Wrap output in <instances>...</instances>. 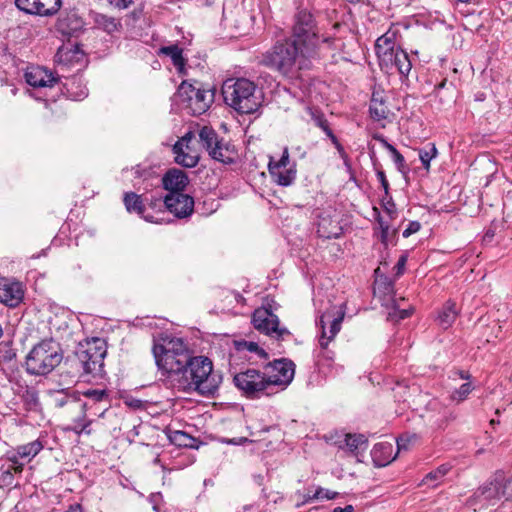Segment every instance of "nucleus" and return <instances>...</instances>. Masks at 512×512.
Returning a JSON list of instances; mask_svg holds the SVG:
<instances>
[{"label":"nucleus","mask_w":512,"mask_h":512,"mask_svg":"<svg viewBox=\"0 0 512 512\" xmlns=\"http://www.w3.org/2000/svg\"><path fill=\"white\" fill-rule=\"evenodd\" d=\"M159 53L169 56L173 65L179 72L184 70L185 59L183 57V51L178 45L163 46L159 49Z\"/></svg>","instance_id":"30"},{"label":"nucleus","mask_w":512,"mask_h":512,"mask_svg":"<svg viewBox=\"0 0 512 512\" xmlns=\"http://www.w3.org/2000/svg\"><path fill=\"white\" fill-rule=\"evenodd\" d=\"M23 298L20 285L7 278H0V303L9 307H16Z\"/></svg>","instance_id":"20"},{"label":"nucleus","mask_w":512,"mask_h":512,"mask_svg":"<svg viewBox=\"0 0 512 512\" xmlns=\"http://www.w3.org/2000/svg\"><path fill=\"white\" fill-rule=\"evenodd\" d=\"M412 311L410 309H395L389 313V318L396 319L397 321L408 318Z\"/></svg>","instance_id":"46"},{"label":"nucleus","mask_w":512,"mask_h":512,"mask_svg":"<svg viewBox=\"0 0 512 512\" xmlns=\"http://www.w3.org/2000/svg\"><path fill=\"white\" fill-rule=\"evenodd\" d=\"M93 21L97 28L102 29L109 34L117 31L121 26V24L114 17L101 13H96L93 16Z\"/></svg>","instance_id":"32"},{"label":"nucleus","mask_w":512,"mask_h":512,"mask_svg":"<svg viewBox=\"0 0 512 512\" xmlns=\"http://www.w3.org/2000/svg\"><path fill=\"white\" fill-rule=\"evenodd\" d=\"M170 443L178 447L194 448L196 447V439L184 431H169L167 434Z\"/></svg>","instance_id":"31"},{"label":"nucleus","mask_w":512,"mask_h":512,"mask_svg":"<svg viewBox=\"0 0 512 512\" xmlns=\"http://www.w3.org/2000/svg\"><path fill=\"white\" fill-rule=\"evenodd\" d=\"M406 261H407V256L406 255H402L398 259V262L396 264L397 274H401L402 273V271H403V269L405 267Z\"/></svg>","instance_id":"55"},{"label":"nucleus","mask_w":512,"mask_h":512,"mask_svg":"<svg viewBox=\"0 0 512 512\" xmlns=\"http://www.w3.org/2000/svg\"><path fill=\"white\" fill-rule=\"evenodd\" d=\"M83 395L91 400L93 403H104V411L110 405L109 393L106 389H87L83 392Z\"/></svg>","instance_id":"37"},{"label":"nucleus","mask_w":512,"mask_h":512,"mask_svg":"<svg viewBox=\"0 0 512 512\" xmlns=\"http://www.w3.org/2000/svg\"><path fill=\"white\" fill-rule=\"evenodd\" d=\"M83 19L75 12L70 11L61 15L56 23V29L64 36H78L84 29Z\"/></svg>","instance_id":"18"},{"label":"nucleus","mask_w":512,"mask_h":512,"mask_svg":"<svg viewBox=\"0 0 512 512\" xmlns=\"http://www.w3.org/2000/svg\"><path fill=\"white\" fill-rule=\"evenodd\" d=\"M390 153L392 155V159H393L394 163L396 164L398 170L403 171V169L405 167V159H404L403 155L396 148H394L392 151H390Z\"/></svg>","instance_id":"44"},{"label":"nucleus","mask_w":512,"mask_h":512,"mask_svg":"<svg viewBox=\"0 0 512 512\" xmlns=\"http://www.w3.org/2000/svg\"><path fill=\"white\" fill-rule=\"evenodd\" d=\"M451 466L449 464H442L435 470L429 472L423 479L424 484L436 486L442 478L450 471Z\"/></svg>","instance_id":"36"},{"label":"nucleus","mask_w":512,"mask_h":512,"mask_svg":"<svg viewBox=\"0 0 512 512\" xmlns=\"http://www.w3.org/2000/svg\"><path fill=\"white\" fill-rule=\"evenodd\" d=\"M343 448V446H340ZM344 447H346L354 455H358L368 447V440L363 434H347L344 440Z\"/></svg>","instance_id":"29"},{"label":"nucleus","mask_w":512,"mask_h":512,"mask_svg":"<svg viewBox=\"0 0 512 512\" xmlns=\"http://www.w3.org/2000/svg\"><path fill=\"white\" fill-rule=\"evenodd\" d=\"M199 142L208 154L224 164L235 161L236 152L229 144L219 138L217 132L210 126L204 125L198 130Z\"/></svg>","instance_id":"11"},{"label":"nucleus","mask_w":512,"mask_h":512,"mask_svg":"<svg viewBox=\"0 0 512 512\" xmlns=\"http://www.w3.org/2000/svg\"><path fill=\"white\" fill-rule=\"evenodd\" d=\"M162 184L170 193H181L188 184V177L181 170L171 169L163 176Z\"/></svg>","instance_id":"23"},{"label":"nucleus","mask_w":512,"mask_h":512,"mask_svg":"<svg viewBox=\"0 0 512 512\" xmlns=\"http://www.w3.org/2000/svg\"><path fill=\"white\" fill-rule=\"evenodd\" d=\"M66 512H82L80 505L71 506Z\"/></svg>","instance_id":"63"},{"label":"nucleus","mask_w":512,"mask_h":512,"mask_svg":"<svg viewBox=\"0 0 512 512\" xmlns=\"http://www.w3.org/2000/svg\"><path fill=\"white\" fill-rule=\"evenodd\" d=\"M290 39L305 49L306 53H311L317 57L319 36L314 17L311 13L301 10L296 14Z\"/></svg>","instance_id":"7"},{"label":"nucleus","mask_w":512,"mask_h":512,"mask_svg":"<svg viewBox=\"0 0 512 512\" xmlns=\"http://www.w3.org/2000/svg\"><path fill=\"white\" fill-rule=\"evenodd\" d=\"M252 323L256 330L269 336L278 344L291 337V332L286 327L280 326L278 316L265 307L257 308L254 311Z\"/></svg>","instance_id":"12"},{"label":"nucleus","mask_w":512,"mask_h":512,"mask_svg":"<svg viewBox=\"0 0 512 512\" xmlns=\"http://www.w3.org/2000/svg\"><path fill=\"white\" fill-rule=\"evenodd\" d=\"M153 355L158 368L167 375L171 385L174 374H178L193 356L188 344L178 337H164L153 346Z\"/></svg>","instance_id":"3"},{"label":"nucleus","mask_w":512,"mask_h":512,"mask_svg":"<svg viewBox=\"0 0 512 512\" xmlns=\"http://www.w3.org/2000/svg\"><path fill=\"white\" fill-rule=\"evenodd\" d=\"M369 110L371 117L377 121L386 119L389 114L388 107L382 101H378L375 98L371 100Z\"/></svg>","instance_id":"39"},{"label":"nucleus","mask_w":512,"mask_h":512,"mask_svg":"<svg viewBox=\"0 0 512 512\" xmlns=\"http://www.w3.org/2000/svg\"><path fill=\"white\" fill-rule=\"evenodd\" d=\"M195 138L193 131L186 132L174 145L176 149H180V146L190 145L191 141Z\"/></svg>","instance_id":"45"},{"label":"nucleus","mask_w":512,"mask_h":512,"mask_svg":"<svg viewBox=\"0 0 512 512\" xmlns=\"http://www.w3.org/2000/svg\"><path fill=\"white\" fill-rule=\"evenodd\" d=\"M389 56L391 59L390 61H387V63L379 61L381 69L386 70L387 72L396 69L401 78H407L412 68V63L408 54L398 47L396 51L389 52Z\"/></svg>","instance_id":"17"},{"label":"nucleus","mask_w":512,"mask_h":512,"mask_svg":"<svg viewBox=\"0 0 512 512\" xmlns=\"http://www.w3.org/2000/svg\"><path fill=\"white\" fill-rule=\"evenodd\" d=\"M92 421L91 420H87L85 418V421L84 423L82 424L81 426V431L82 433L86 434V435H90L92 433V430L90 429V425H91Z\"/></svg>","instance_id":"56"},{"label":"nucleus","mask_w":512,"mask_h":512,"mask_svg":"<svg viewBox=\"0 0 512 512\" xmlns=\"http://www.w3.org/2000/svg\"><path fill=\"white\" fill-rule=\"evenodd\" d=\"M264 373L272 384L275 394H277L284 390L293 380L295 364L286 358L277 359L265 365Z\"/></svg>","instance_id":"13"},{"label":"nucleus","mask_w":512,"mask_h":512,"mask_svg":"<svg viewBox=\"0 0 512 512\" xmlns=\"http://www.w3.org/2000/svg\"><path fill=\"white\" fill-rule=\"evenodd\" d=\"M235 345L236 349L239 352L248 351L251 353H256L259 357L263 359L268 358V353L263 348H261L256 342L243 340L235 342Z\"/></svg>","instance_id":"38"},{"label":"nucleus","mask_w":512,"mask_h":512,"mask_svg":"<svg viewBox=\"0 0 512 512\" xmlns=\"http://www.w3.org/2000/svg\"><path fill=\"white\" fill-rule=\"evenodd\" d=\"M322 490H323L322 497H320L319 499L332 500V499H335L339 495L338 492L331 491L329 489L322 488Z\"/></svg>","instance_id":"53"},{"label":"nucleus","mask_w":512,"mask_h":512,"mask_svg":"<svg viewBox=\"0 0 512 512\" xmlns=\"http://www.w3.org/2000/svg\"><path fill=\"white\" fill-rule=\"evenodd\" d=\"M354 507L352 505H346L345 507H336L332 512H353Z\"/></svg>","instance_id":"58"},{"label":"nucleus","mask_w":512,"mask_h":512,"mask_svg":"<svg viewBox=\"0 0 512 512\" xmlns=\"http://www.w3.org/2000/svg\"><path fill=\"white\" fill-rule=\"evenodd\" d=\"M438 154L437 148L435 144H429L428 148L419 149V158L420 161L427 171L430 169V162L433 158H435Z\"/></svg>","instance_id":"40"},{"label":"nucleus","mask_w":512,"mask_h":512,"mask_svg":"<svg viewBox=\"0 0 512 512\" xmlns=\"http://www.w3.org/2000/svg\"><path fill=\"white\" fill-rule=\"evenodd\" d=\"M384 208L385 210L387 211V213L392 216V214L395 213V205L394 203H392L391 201H388L385 205H384Z\"/></svg>","instance_id":"59"},{"label":"nucleus","mask_w":512,"mask_h":512,"mask_svg":"<svg viewBox=\"0 0 512 512\" xmlns=\"http://www.w3.org/2000/svg\"><path fill=\"white\" fill-rule=\"evenodd\" d=\"M332 144L335 146V148L337 149L338 153L340 154V156L345 159L347 158V154L344 150V147L342 146V144L339 142L338 138L336 137V135L333 133L331 134L329 137H328Z\"/></svg>","instance_id":"49"},{"label":"nucleus","mask_w":512,"mask_h":512,"mask_svg":"<svg viewBox=\"0 0 512 512\" xmlns=\"http://www.w3.org/2000/svg\"><path fill=\"white\" fill-rule=\"evenodd\" d=\"M457 316L458 310L456 309L455 302L448 300L438 313V325L443 329H448L455 322Z\"/></svg>","instance_id":"27"},{"label":"nucleus","mask_w":512,"mask_h":512,"mask_svg":"<svg viewBox=\"0 0 512 512\" xmlns=\"http://www.w3.org/2000/svg\"><path fill=\"white\" fill-rule=\"evenodd\" d=\"M164 205V202L162 200V197H158V198H151L149 200V207L152 208L153 210H156V209H159L161 210V207Z\"/></svg>","instance_id":"52"},{"label":"nucleus","mask_w":512,"mask_h":512,"mask_svg":"<svg viewBox=\"0 0 512 512\" xmlns=\"http://www.w3.org/2000/svg\"><path fill=\"white\" fill-rule=\"evenodd\" d=\"M222 94L225 103L241 114L254 113L261 105V94L257 86L246 78L225 81Z\"/></svg>","instance_id":"4"},{"label":"nucleus","mask_w":512,"mask_h":512,"mask_svg":"<svg viewBox=\"0 0 512 512\" xmlns=\"http://www.w3.org/2000/svg\"><path fill=\"white\" fill-rule=\"evenodd\" d=\"M23 467H24L23 463L14 464L13 470L15 473H21L23 471Z\"/></svg>","instance_id":"62"},{"label":"nucleus","mask_w":512,"mask_h":512,"mask_svg":"<svg viewBox=\"0 0 512 512\" xmlns=\"http://www.w3.org/2000/svg\"><path fill=\"white\" fill-rule=\"evenodd\" d=\"M269 173L273 181L283 187L290 186L296 179V165L293 164L287 169L278 167H268Z\"/></svg>","instance_id":"26"},{"label":"nucleus","mask_w":512,"mask_h":512,"mask_svg":"<svg viewBox=\"0 0 512 512\" xmlns=\"http://www.w3.org/2000/svg\"><path fill=\"white\" fill-rule=\"evenodd\" d=\"M80 51L77 47H61L58 49L55 58L59 64L70 65L74 58H78Z\"/></svg>","instance_id":"35"},{"label":"nucleus","mask_w":512,"mask_h":512,"mask_svg":"<svg viewBox=\"0 0 512 512\" xmlns=\"http://www.w3.org/2000/svg\"><path fill=\"white\" fill-rule=\"evenodd\" d=\"M378 223H379V226H380V229L381 231H384V229L386 228L387 230H389V224L385 221H383L382 218L379 217L378 219Z\"/></svg>","instance_id":"60"},{"label":"nucleus","mask_w":512,"mask_h":512,"mask_svg":"<svg viewBox=\"0 0 512 512\" xmlns=\"http://www.w3.org/2000/svg\"><path fill=\"white\" fill-rule=\"evenodd\" d=\"M43 447L44 445L40 440H35L30 443L18 446L16 451L20 458H27L28 461H30L40 453Z\"/></svg>","instance_id":"33"},{"label":"nucleus","mask_w":512,"mask_h":512,"mask_svg":"<svg viewBox=\"0 0 512 512\" xmlns=\"http://www.w3.org/2000/svg\"><path fill=\"white\" fill-rule=\"evenodd\" d=\"M345 312L340 310L337 317H332L329 312L324 313L320 317L321 337L319 344L322 348H327L329 342L334 339L341 329V323L344 318Z\"/></svg>","instance_id":"16"},{"label":"nucleus","mask_w":512,"mask_h":512,"mask_svg":"<svg viewBox=\"0 0 512 512\" xmlns=\"http://www.w3.org/2000/svg\"><path fill=\"white\" fill-rule=\"evenodd\" d=\"M17 8L26 14L52 16L61 7V0H15Z\"/></svg>","instance_id":"14"},{"label":"nucleus","mask_w":512,"mask_h":512,"mask_svg":"<svg viewBox=\"0 0 512 512\" xmlns=\"http://www.w3.org/2000/svg\"><path fill=\"white\" fill-rule=\"evenodd\" d=\"M373 463L377 467H384L391 463L396 455H393V446L389 442H380L374 445L371 451Z\"/></svg>","instance_id":"24"},{"label":"nucleus","mask_w":512,"mask_h":512,"mask_svg":"<svg viewBox=\"0 0 512 512\" xmlns=\"http://www.w3.org/2000/svg\"><path fill=\"white\" fill-rule=\"evenodd\" d=\"M133 3V0H108V4L118 10H124Z\"/></svg>","instance_id":"48"},{"label":"nucleus","mask_w":512,"mask_h":512,"mask_svg":"<svg viewBox=\"0 0 512 512\" xmlns=\"http://www.w3.org/2000/svg\"><path fill=\"white\" fill-rule=\"evenodd\" d=\"M25 80L35 88L50 87L56 82L52 73L40 66L29 68L25 73Z\"/></svg>","instance_id":"22"},{"label":"nucleus","mask_w":512,"mask_h":512,"mask_svg":"<svg viewBox=\"0 0 512 512\" xmlns=\"http://www.w3.org/2000/svg\"><path fill=\"white\" fill-rule=\"evenodd\" d=\"M106 353V343L100 338H93L92 340L80 343L75 356L84 373L101 376L104 372Z\"/></svg>","instance_id":"6"},{"label":"nucleus","mask_w":512,"mask_h":512,"mask_svg":"<svg viewBox=\"0 0 512 512\" xmlns=\"http://www.w3.org/2000/svg\"><path fill=\"white\" fill-rule=\"evenodd\" d=\"M163 202L165 208L177 218H186L194 211V199L187 194L169 193Z\"/></svg>","instance_id":"15"},{"label":"nucleus","mask_w":512,"mask_h":512,"mask_svg":"<svg viewBox=\"0 0 512 512\" xmlns=\"http://www.w3.org/2000/svg\"><path fill=\"white\" fill-rule=\"evenodd\" d=\"M380 240H381V242L385 246L388 244V241H389V230H387L385 228L384 231H381Z\"/></svg>","instance_id":"57"},{"label":"nucleus","mask_w":512,"mask_h":512,"mask_svg":"<svg viewBox=\"0 0 512 512\" xmlns=\"http://www.w3.org/2000/svg\"><path fill=\"white\" fill-rule=\"evenodd\" d=\"M221 380V375L213 371L212 361L208 357L192 356L181 372L174 374L170 386L180 392H197L208 396L218 390Z\"/></svg>","instance_id":"2"},{"label":"nucleus","mask_w":512,"mask_h":512,"mask_svg":"<svg viewBox=\"0 0 512 512\" xmlns=\"http://www.w3.org/2000/svg\"><path fill=\"white\" fill-rule=\"evenodd\" d=\"M233 382L247 398L258 399L275 394L267 375L256 369H247L235 374Z\"/></svg>","instance_id":"8"},{"label":"nucleus","mask_w":512,"mask_h":512,"mask_svg":"<svg viewBox=\"0 0 512 512\" xmlns=\"http://www.w3.org/2000/svg\"><path fill=\"white\" fill-rule=\"evenodd\" d=\"M19 458H20V456H19V455L17 454V452H16L15 454H12L11 456H9V458H8V459H9V461H11V462L13 463V465H14V464H18V463H20V462L18 461V459H19Z\"/></svg>","instance_id":"61"},{"label":"nucleus","mask_w":512,"mask_h":512,"mask_svg":"<svg viewBox=\"0 0 512 512\" xmlns=\"http://www.w3.org/2000/svg\"><path fill=\"white\" fill-rule=\"evenodd\" d=\"M508 481V494L509 496H512V477L510 479H507Z\"/></svg>","instance_id":"64"},{"label":"nucleus","mask_w":512,"mask_h":512,"mask_svg":"<svg viewBox=\"0 0 512 512\" xmlns=\"http://www.w3.org/2000/svg\"><path fill=\"white\" fill-rule=\"evenodd\" d=\"M49 395L52 403L56 408H62L65 405H71L73 407H79L81 405L77 399L69 395V389L50 390Z\"/></svg>","instance_id":"28"},{"label":"nucleus","mask_w":512,"mask_h":512,"mask_svg":"<svg viewBox=\"0 0 512 512\" xmlns=\"http://www.w3.org/2000/svg\"><path fill=\"white\" fill-rule=\"evenodd\" d=\"M376 140H378L385 149H387L389 152L392 151L395 147L390 144L382 135H376L374 136Z\"/></svg>","instance_id":"54"},{"label":"nucleus","mask_w":512,"mask_h":512,"mask_svg":"<svg viewBox=\"0 0 512 512\" xmlns=\"http://www.w3.org/2000/svg\"><path fill=\"white\" fill-rule=\"evenodd\" d=\"M307 113L310 115L315 125L319 127L327 135V137L333 134V131L329 127V123L325 118V115L320 110L312 107H307Z\"/></svg>","instance_id":"34"},{"label":"nucleus","mask_w":512,"mask_h":512,"mask_svg":"<svg viewBox=\"0 0 512 512\" xmlns=\"http://www.w3.org/2000/svg\"><path fill=\"white\" fill-rule=\"evenodd\" d=\"M316 57L297 45L289 38L277 41L269 50L263 53L260 63L283 77L296 79L300 72L312 67Z\"/></svg>","instance_id":"1"},{"label":"nucleus","mask_w":512,"mask_h":512,"mask_svg":"<svg viewBox=\"0 0 512 512\" xmlns=\"http://www.w3.org/2000/svg\"><path fill=\"white\" fill-rule=\"evenodd\" d=\"M377 178L380 181L381 186L383 187V189L385 191V194L388 195L389 183H388V180L386 179V175H385L384 171H378Z\"/></svg>","instance_id":"51"},{"label":"nucleus","mask_w":512,"mask_h":512,"mask_svg":"<svg viewBox=\"0 0 512 512\" xmlns=\"http://www.w3.org/2000/svg\"><path fill=\"white\" fill-rule=\"evenodd\" d=\"M182 106L192 115L205 113L214 101V91L183 81L177 89Z\"/></svg>","instance_id":"9"},{"label":"nucleus","mask_w":512,"mask_h":512,"mask_svg":"<svg viewBox=\"0 0 512 512\" xmlns=\"http://www.w3.org/2000/svg\"><path fill=\"white\" fill-rule=\"evenodd\" d=\"M322 492H323L322 487H318L314 494L304 495L302 502L297 504V507H300L301 505L311 503L312 501L319 499L320 497H322Z\"/></svg>","instance_id":"47"},{"label":"nucleus","mask_w":512,"mask_h":512,"mask_svg":"<svg viewBox=\"0 0 512 512\" xmlns=\"http://www.w3.org/2000/svg\"><path fill=\"white\" fill-rule=\"evenodd\" d=\"M420 223L417 221L410 222L408 227L403 231V237L407 238L420 229Z\"/></svg>","instance_id":"50"},{"label":"nucleus","mask_w":512,"mask_h":512,"mask_svg":"<svg viewBox=\"0 0 512 512\" xmlns=\"http://www.w3.org/2000/svg\"><path fill=\"white\" fill-rule=\"evenodd\" d=\"M288 166H289L288 148L284 149L283 154L278 161L270 160L269 164H268V167H278V168H283V169L289 168Z\"/></svg>","instance_id":"43"},{"label":"nucleus","mask_w":512,"mask_h":512,"mask_svg":"<svg viewBox=\"0 0 512 512\" xmlns=\"http://www.w3.org/2000/svg\"><path fill=\"white\" fill-rule=\"evenodd\" d=\"M472 390L473 386L470 382L464 383L451 394V399L458 403L462 402L467 398Z\"/></svg>","instance_id":"42"},{"label":"nucleus","mask_w":512,"mask_h":512,"mask_svg":"<svg viewBox=\"0 0 512 512\" xmlns=\"http://www.w3.org/2000/svg\"><path fill=\"white\" fill-rule=\"evenodd\" d=\"M87 405H88L87 403H82L81 405H79V409H80L79 417L74 420L73 425L67 426L66 428H64V431H72V432L76 433L77 435L82 434V431L80 429H81V426L84 423L85 418H86Z\"/></svg>","instance_id":"41"},{"label":"nucleus","mask_w":512,"mask_h":512,"mask_svg":"<svg viewBox=\"0 0 512 512\" xmlns=\"http://www.w3.org/2000/svg\"><path fill=\"white\" fill-rule=\"evenodd\" d=\"M396 36V31L388 30L386 33L377 38L375 42V52L378 61L386 63L387 61H390L391 57L389 56V52H394L398 48L396 47Z\"/></svg>","instance_id":"21"},{"label":"nucleus","mask_w":512,"mask_h":512,"mask_svg":"<svg viewBox=\"0 0 512 512\" xmlns=\"http://www.w3.org/2000/svg\"><path fill=\"white\" fill-rule=\"evenodd\" d=\"M503 497L512 500V496L508 494V481L501 475H496L476 490L469 505L476 511L477 507L495 505Z\"/></svg>","instance_id":"10"},{"label":"nucleus","mask_w":512,"mask_h":512,"mask_svg":"<svg viewBox=\"0 0 512 512\" xmlns=\"http://www.w3.org/2000/svg\"><path fill=\"white\" fill-rule=\"evenodd\" d=\"M63 360L60 345L52 339H45L33 346L25 359L26 371L30 375L46 376Z\"/></svg>","instance_id":"5"},{"label":"nucleus","mask_w":512,"mask_h":512,"mask_svg":"<svg viewBox=\"0 0 512 512\" xmlns=\"http://www.w3.org/2000/svg\"><path fill=\"white\" fill-rule=\"evenodd\" d=\"M173 153L175 162L186 168L195 167L200 159L198 152L191 145L180 146V149H176L174 145Z\"/></svg>","instance_id":"25"},{"label":"nucleus","mask_w":512,"mask_h":512,"mask_svg":"<svg viewBox=\"0 0 512 512\" xmlns=\"http://www.w3.org/2000/svg\"><path fill=\"white\" fill-rule=\"evenodd\" d=\"M123 202L126 210L129 213H136L147 222L161 223L162 219L146 213V206L142 197L134 192H126L124 194Z\"/></svg>","instance_id":"19"}]
</instances>
